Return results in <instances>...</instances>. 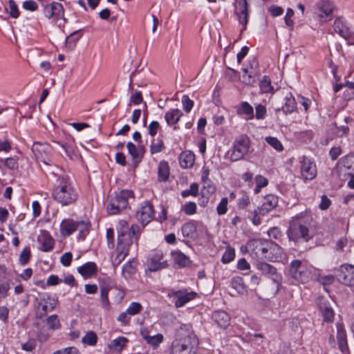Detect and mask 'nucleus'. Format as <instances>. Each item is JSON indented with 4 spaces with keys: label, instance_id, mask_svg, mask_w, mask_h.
Segmentation results:
<instances>
[{
    "label": "nucleus",
    "instance_id": "1",
    "mask_svg": "<svg viewBox=\"0 0 354 354\" xmlns=\"http://www.w3.org/2000/svg\"><path fill=\"white\" fill-rule=\"evenodd\" d=\"M47 176L53 184L51 195L56 203L62 206H69L77 201L78 191L62 169L54 167L49 169Z\"/></svg>",
    "mask_w": 354,
    "mask_h": 354
},
{
    "label": "nucleus",
    "instance_id": "2",
    "mask_svg": "<svg viewBox=\"0 0 354 354\" xmlns=\"http://www.w3.org/2000/svg\"><path fill=\"white\" fill-rule=\"evenodd\" d=\"M314 221L312 215L308 212H301L292 217L287 235L290 241L296 243L308 242L315 234Z\"/></svg>",
    "mask_w": 354,
    "mask_h": 354
},
{
    "label": "nucleus",
    "instance_id": "3",
    "mask_svg": "<svg viewBox=\"0 0 354 354\" xmlns=\"http://www.w3.org/2000/svg\"><path fill=\"white\" fill-rule=\"evenodd\" d=\"M198 338L189 326H181L171 344V354H195Z\"/></svg>",
    "mask_w": 354,
    "mask_h": 354
},
{
    "label": "nucleus",
    "instance_id": "4",
    "mask_svg": "<svg viewBox=\"0 0 354 354\" xmlns=\"http://www.w3.org/2000/svg\"><path fill=\"white\" fill-rule=\"evenodd\" d=\"M250 149V140L248 136H241L237 138L228 152L230 159L233 162L243 159L248 154Z\"/></svg>",
    "mask_w": 354,
    "mask_h": 354
},
{
    "label": "nucleus",
    "instance_id": "5",
    "mask_svg": "<svg viewBox=\"0 0 354 354\" xmlns=\"http://www.w3.org/2000/svg\"><path fill=\"white\" fill-rule=\"evenodd\" d=\"M312 268L300 260H294L290 263L288 270L290 275L301 283L308 281L312 275Z\"/></svg>",
    "mask_w": 354,
    "mask_h": 354
},
{
    "label": "nucleus",
    "instance_id": "6",
    "mask_svg": "<svg viewBox=\"0 0 354 354\" xmlns=\"http://www.w3.org/2000/svg\"><path fill=\"white\" fill-rule=\"evenodd\" d=\"M335 6L333 1L322 0L317 3L314 9V17L320 22H328L333 18Z\"/></svg>",
    "mask_w": 354,
    "mask_h": 354
},
{
    "label": "nucleus",
    "instance_id": "7",
    "mask_svg": "<svg viewBox=\"0 0 354 354\" xmlns=\"http://www.w3.org/2000/svg\"><path fill=\"white\" fill-rule=\"evenodd\" d=\"M44 14L46 18L51 19L52 22L55 24H57L60 20H62L63 22L58 24L59 26H64L65 24L64 9L63 6L58 2L54 1L44 6Z\"/></svg>",
    "mask_w": 354,
    "mask_h": 354
},
{
    "label": "nucleus",
    "instance_id": "8",
    "mask_svg": "<svg viewBox=\"0 0 354 354\" xmlns=\"http://www.w3.org/2000/svg\"><path fill=\"white\" fill-rule=\"evenodd\" d=\"M32 151L38 161L43 162L46 166H50L51 160L50 158L52 148L46 142H34L32 147Z\"/></svg>",
    "mask_w": 354,
    "mask_h": 354
},
{
    "label": "nucleus",
    "instance_id": "9",
    "mask_svg": "<svg viewBox=\"0 0 354 354\" xmlns=\"http://www.w3.org/2000/svg\"><path fill=\"white\" fill-rule=\"evenodd\" d=\"M234 14L239 24L243 25L242 30L246 29L249 19V5L246 0H235L233 3Z\"/></svg>",
    "mask_w": 354,
    "mask_h": 354
},
{
    "label": "nucleus",
    "instance_id": "10",
    "mask_svg": "<svg viewBox=\"0 0 354 354\" xmlns=\"http://www.w3.org/2000/svg\"><path fill=\"white\" fill-rule=\"evenodd\" d=\"M154 208L149 201L142 203L136 212V218L142 226H146L154 217Z\"/></svg>",
    "mask_w": 354,
    "mask_h": 354
},
{
    "label": "nucleus",
    "instance_id": "11",
    "mask_svg": "<svg viewBox=\"0 0 354 354\" xmlns=\"http://www.w3.org/2000/svg\"><path fill=\"white\" fill-rule=\"evenodd\" d=\"M300 173L305 180H313L317 176V167L315 161L306 156H302L299 160Z\"/></svg>",
    "mask_w": 354,
    "mask_h": 354
},
{
    "label": "nucleus",
    "instance_id": "12",
    "mask_svg": "<svg viewBox=\"0 0 354 354\" xmlns=\"http://www.w3.org/2000/svg\"><path fill=\"white\" fill-rule=\"evenodd\" d=\"M256 268L262 275L271 279L277 286L281 284L282 277L277 272V269L274 266L266 262L259 261L256 263Z\"/></svg>",
    "mask_w": 354,
    "mask_h": 354
},
{
    "label": "nucleus",
    "instance_id": "13",
    "mask_svg": "<svg viewBox=\"0 0 354 354\" xmlns=\"http://www.w3.org/2000/svg\"><path fill=\"white\" fill-rule=\"evenodd\" d=\"M169 296L175 298L174 304L176 308H181L193 300L196 296V292L194 291L188 292L186 289H182L171 290L169 293Z\"/></svg>",
    "mask_w": 354,
    "mask_h": 354
},
{
    "label": "nucleus",
    "instance_id": "14",
    "mask_svg": "<svg viewBox=\"0 0 354 354\" xmlns=\"http://www.w3.org/2000/svg\"><path fill=\"white\" fill-rule=\"evenodd\" d=\"M147 265L151 272H156L168 266L167 261L164 259V254L161 251L154 252L148 259Z\"/></svg>",
    "mask_w": 354,
    "mask_h": 354
},
{
    "label": "nucleus",
    "instance_id": "15",
    "mask_svg": "<svg viewBox=\"0 0 354 354\" xmlns=\"http://www.w3.org/2000/svg\"><path fill=\"white\" fill-rule=\"evenodd\" d=\"M57 300L54 297H52L49 294L44 293L40 297V301L38 304L39 308V317L40 318L46 315L48 312L53 310L57 305Z\"/></svg>",
    "mask_w": 354,
    "mask_h": 354
},
{
    "label": "nucleus",
    "instance_id": "16",
    "mask_svg": "<svg viewBox=\"0 0 354 354\" xmlns=\"http://www.w3.org/2000/svg\"><path fill=\"white\" fill-rule=\"evenodd\" d=\"M338 279L346 286H354V266L348 264L342 265Z\"/></svg>",
    "mask_w": 354,
    "mask_h": 354
},
{
    "label": "nucleus",
    "instance_id": "17",
    "mask_svg": "<svg viewBox=\"0 0 354 354\" xmlns=\"http://www.w3.org/2000/svg\"><path fill=\"white\" fill-rule=\"evenodd\" d=\"M333 27L334 30L345 39L354 40V32L350 30V28L342 18H337L334 21Z\"/></svg>",
    "mask_w": 354,
    "mask_h": 354
},
{
    "label": "nucleus",
    "instance_id": "18",
    "mask_svg": "<svg viewBox=\"0 0 354 354\" xmlns=\"http://www.w3.org/2000/svg\"><path fill=\"white\" fill-rule=\"evenodd\" d=\"M129 246L130 242L129 240L127 241H118L116 255L112 259V263L114 266H119L126 258L129 254Z\"/></svg>",
    "mask_w": 354,
    "mask_h": 354
},
{
    "label": "nucleus",
    "instance_id": "19",
    "mask_svg": "<svg viewBox=\"0 0 354 354\" xmlns=\"http://www.w3.org/2000/svg\"><path fill=\"white\" fill-rule=\"evenodd\" d=\"M257 65L256 60L253 59L250 66L241 69L243 73V82L245 84L253 85L256 82V77L258 75L255 68Z\"/></svg>",
    "mask_w": 354,
    "mask_h": 354
},
{
    "label": "nucleus",
    "instance_id": "20",
    "mask_svg": "<svg viewBox=\"0 0 354 354\" xmlns=\"http://www.w3.org/2000/svg\"><path fill=\"white\" fill-rule=\"evenodd\" d=\"M277 204L278 198L275 195L268 194L263 198L261 205L258 207V212L265 215L274 209Z\"/></svg>",
    "mask_w": 354,
    "mask_h": 354
},
{
    "label": "nucleus",
    "instance_id": "21",
    "mask_svg": "<svg viewBox=\"0 0 354 354\" xmlns=\"http://www.w3.org/2000/svg\"><path fill=\"white\" fill-rule=\"evenodd\" d=\"M268 254L266 256V259L270 261H281L285 259V254L283 249L277 244L270 243Z\"/></svg>",
    "mask_w": 354,
    "mask_h": 354
},
{
    "label": "nucleus",
    "instance_id": "22",
    "mask_svg": "<svg viewBox=\"0 0 354 354\" xmlns=\"http://www.w3.org/2000/svg\"><path fill=\"white\" fill-rule=\"evenodd\" d=\"M183 115V113L180 109H171L165 113V120L168 126L174 127V129H176V125Z\"/></svg>",
    "mask_w": 354,
    "mask_h": 354
},
{
    "label": "nucleus",
    "instance_id": "23",
    "mask_svg": "<svg viewBox=\"0 0 354 354\" xmlns=\"http://www.w3.org/2000/svg\"><path fill=\"white\" fill-rule=\"evenodd\" d=\"M115 196L120 205V207L126 209L129 207V201L134 198V194L131 190L122 189L115 193Z\"/></svg>",
    "mask_w": 354,
    "mask_h": 354
},
{
    "label": "nucleus",
    "instance_id": "24",
    "mask_svg": "<svg viewBox=\"0 0 354 354\" xmlns=\"http://www.w3.org/2000/svg\"><path fill=\"white\" fill-rule=\"evenodd\" d=\"M178 160L182 168H191L195 162V154L191 151H185L180 153Z\"/></svg>",
    "mask_w": 354,
    "mask_h": 354
},
{
    "label": "nucleus",
    "instance_id": "25",
    "mask_svg": "<svg viewBox=\"0 0 354 354\" xmlns=\"http://www.w3.org/2000/svg\"><path fill=\"white\" fill-rule=\"evenodd\" d=\"M213 321L221 328H225L230 324V316L223 310H216L212 313Z\"/></svg>",
    "mask_w": 354,
    "mask_h": 354
},
{
    "label": "nucleus",
    "instance_id": "26",
    "mask_svg": "<svg viewBox=\"0 0 354 354\" xmlns=\"http://www.w3.org/2000/svg\"><path fill=\"white\" fill-rule=\"evenodd\" d=\"M77 272L84 278L87 279L95 274L97 272V266L94 262H87L77 268Z\"/></svg>",
    "mask_w": 354,
    "mask_h": 354
},
{
    "label": "nucleus",
    "instance_id": "27",
    "mask_svg": "<svg viewBox=\"0 0 354 354\" xmlns=\"http://www.w3.org/2000/svg\"><path fill=\"white\" fill-rule=\"evenodd\" d=\"M77 221L71 218L64 219L60 223V232L64 236H68L76 231Z\"/></svg>",
    "mask_w": 354,
    "mask_h": 354
},
{
    "label": "nucleus",
    "instance_id": "28",
    "mask_svg": "<svg viewBox=\"0 0 354 354\" xmlns=\"http://www.w3.org/2000/svg\"><path fill=\"white\" fill-rule=\"evenodd\" d=\"M237 113L246 120L254 118V109L248 102H242L237 109Z\"/></svg>",
    "mask_w": 354,
    "mask_h": 354
},
{
    "label": "nucleus",
    "instance_id": "29",
    "mask_svg": "<svg viewBox=\"0 0 354 354\" xmlns=\"http://www.w3.org/2000/svg\"><path fill=\"white\" fill-rule=\"evenodd\" d=\"M297 103L291 93L286 94L284 98V104L282 106L283 111L286 113H291L296 110Z\"/></svg>",
    "mask_w": 354,
    "mask_h": 354
},
{
    "label": "nucleus",
    "instance_id": "30",
    "mask_svg": "<svg viewBox=\"0 0 354 354\" xmlns=\"http://www.w3.org/2000/svg\"><path fill=\"white\" fill-rule=\"evenodd\" d=\"M270 241L263 242L261 239H255L251 241L248 243V247L251 246H259V250H261L259 257L261 258L266 259V256L268 254V251L270 248Z\"/></svg>",
    "mask_w": 354,
    "mask_h": 354
},
{
    "label": "nucleus",
    "instance_id": "31",
    "mask_svg": "<svg viewBox=\"0 0 354 354\" xmlns=\"http://www.w3.org/2000/svg\"><path fill=\"white\" fill-rule=\"evenodd\" d=\"M39 241L41 243V250L43 252H50L54 248L55 241L48 233L44 234L41 237H39Z\"/></svg>",
    "mask_w": 354,
    "mask_h": 354
},
{
    "label": "nucleus",
    "instance_id": "32",
    "mask_svg": "<svg viewBox=\"0 0 354 354\" xmlns=\"http://www.w3.org/2000/svg\"><path fill=\"white\" fill-rule=\"evenodd\" d=\"M198 222L192 221L185 223L182 227V233L185 237L193 238L196 233V227Z\"/></svg>",
    "mask_w": 354,
    "mask_h": 354
},
{
    "label": "nucleus",
    "instance_id": "33",
    "mask_svg": "<svg viewBox=\"0 0 354 354\" xmlns=\"http://www.w3.org/2000/svg\"><path fill=\"white\" fill-rule=\"evenodd\" d=\"M320 311L326 322H333L334 318V311L332 307L326 301H324L319 306Z\"/></svg>",
    "mask_w": 354,
    "mask_h": 354
},
{
    "label": "nucleus",
    "instance_id": "34",
    "mask_svg": "<svg viewBox=\"0 0 354 354\" xmlns=\"http://www.w3.org/2000/svg\"><path fill=\"white\" fill-rule=\"evenodd\" d=\"M106 210L109 214L115 215L120 214L124 209L122 207H120V205L115 196H112L110 197L109 201L107 204Z\"/></svg>",
    "mask_w": 354,
    "mask_h": 354
},
{
    "label": "nucleus",
    "instance_id": "35",
    "mask_svg": "<svg viewBox=\"0 0 354 354\" xmlns=\"http://www.w3.org/2000/svg\"><path fill=\"white\" fill-rule=\"evenodd\" d=\"M110 290L111 287L109 286H100L101 305L102 308L105 310H109L111 307V304L109 299V292Z\"/></svg>",
    "mask_w": 354,
    "mask_h": 354
},
{
    "label": "nucleus",
    "instance_id": "36",
    "mask_svg": "<svg viewBox=\"0 0 354 354\" xmlns=\"http://www.w3.org/2000/svg\"><path fill=\"white\" fill-rule=\"evenodd\" d=\"M118 241H127L126 237L128 235L129 224L127 221L121 220L119 221L118 227Z\"/></svg>",
    "mask_w": 354,
    "mask_h": 354
},
{
    "label": "nucleus",
    "instance_id": "37",
    "mask_svg": "<svg viewBox=\"0 0 354 354\" xmlns=\"http://www.w3.org/2000/svg\"><path fill=\"white\" fill-rule=\"evenodd\" d=\"M90 222L88 220L77 221L76 230L79 232V238L84 240L89 232Z\"/></svg>",
    "mask_w": 354,
    "mask_h": 354
},
{
    "label": "nucleus",
    "instance_id": "38",
    "mask_svg": "<svg viewBox=\"0 0 354 354\" xmlns=\"http://www.w3.org/2000/svg\"><path fill=\"white\" fill-rule=\"evenodd\" d=\"M259 85L260 91L262 93L273 94L274 93V89L272 85L271 80L267 75H264L262 77V79L259 81Z\"/></svg>",
    "mask_w": 354,
    "mask_h": 354
},
{
    "label": "nucleus",
    "instance_id": "39",
    "mask_svg": "<svg viewBox=\"0 0 354 354\" xmlns=\"http://www.w3.org/2000/svg\"><path fill=\"white\" fill-rule=\"evenodd\" d=\"M3 12L13 19H17L20 15L19 8L14 0L8 1V6L4 7Z\"/></svg>",
    "mask_w": 354,
    "mask_h": 354
},
{
    "label": "nucleus",
    "instance_id": "40",
    "mask_svg": "<svg viewBox=\"0 0 354 354\" xmlns=\"http://www.w3.org/2000/svg\"><path fill=\"white\" fill-rule=\"evenodd\" d=\"M337 328V339L338 345L341 351H344V350L347 348L346 333L342 326L338 325Z\"/></svg>",
    "mask_w": 354,
    "mask_h": 354
},
{
    "label": "nucleus",
    "instance_id": "41",
    "mask_svg": "<svg viewBox=\"0 0 354 354\" xmlns=\"http://www.w3.org/2000/svg\"><path fill=\"white\" fill-rule=\"evenodd\" d=\"M158 180L162 182L167 180L169 176V167L166 161H161L158 169Z\"/></svg>",
    "mask_w": 354,
    "mask_h": 354
},
{
    "label": "nucleus",
    "instance_id": "42",
    "mask_svg": "<svg viewBox=\"0 0 354 354\" xmlns=\"http://www.w3.org/2000/svg\"><path fill=\"white\" fill-rule=\"evenodd\" d=\"M174 261L180 267H185L189 265V258L180 251H175L171 253Z\"/></svg>",
    "mask_w": 354,
    "mask_h": 354
},
{
    "label": "nucleus",
    "instance_id": "43",
    "mask_svg": "<svg viewBox=\"0 0 354 354\" xmlns=\"http://www.w3.org/2000/svg\"><path fill=\"white\" fill-rule=\"evenodd\" d=\"M231 285L239 294L243 295L247 291L243 279L240 277H234L232 280Z\"/></svg>",
    "mask_w": 354,
    "mask_h": 354
},
{
    "label": "nucleus",
    "instance_id": "44",
    "mask_svg": "<svg viewBox=\"0 0 354 354\" xmlns=\"http://www.w3.org/2000/svg\"><path fill=\"white\" fill-rule=\"evenodd\" d=\"M134 259L129 260L122 267V275L128 279L131 277L136 272V267L134 266Z\"/></svg>",
    "mask_w": 354,
    "mask_h": 354
},
{
    "label": "nucleus",
    "instance_id": "45",
    "mask_svg": "<svg viewBox=\"0 0 354 354\" xmlns=\"http://www.w3.org/2000/svg\"><path fill=\"white\" fill-rule=\"evenodd\" d=\"M128 342V339L124 337H119L113 339L110 345L109 348L116 351H121L124 347L125 344Z\"/></svg>",
    "mask_w": 354,
    "mask_h": 354
},
{
    "label": "nucleus",
    "instance_id": "46",
    "mask_svg": "<svg viewBox=\"0 0 354 354\" xmlns=\"http://www.w3.org/2000/svg\"><path fill=\"white\" fill-rule=\"evenodd\" d=\"M343 167L354 171V154H348L342 158L339 163Z\"/></svg>",
    "mask_w": 354,
    "mask_h": 354
},
{
    "label": "nucleus",
    "instance_id": "47",
    "mask_svg": "<svg viewBox=\"0 0 354 354\" xmlns=\"http://www.w3.org/2000/svg\"><path fill=\"white\" fill-rule=\"evenodd\" d=\"M165 148L164 142L162 140L158 138L155 140L154 138L151 140L150 145V153L151 154L158 153L161 152Z\"/></svg>",
    "mask_w": 354,
    "mask_h": 354
},
{
    "label": "nucleus",
    "instance_id": "48",
    "mask_svg": "<svg viewBox=\"0 0 354 354\" xmlns=\"http://www.w3.org/2000/svg\"><path fill=\"white\" fill-rule=\"evenodd\" d=\"M256 187L254 189V193L255 194H259L261 192V188L266 187L268 184V180L266 178L261 175H257L255 178Z\"/></svg>",
    "mask_w": 354,
    "mask_h": 354
},
{
    "label": "nucleus",
    "instance_id": "49",
    "mask_svg": "<svg viewBox=\"0 0 354 354\" xmlns=\"http://www.w3.org/2000/svg\"><path fill=\"white\" fill-rule=\"evenodd\" d=\"M127 147L129 151V153L132 157L133 160L136 161H140L141 160V155L137 148V147L132 143L131 142H129L127 145Z\"/></svg>",
    "mask_w": 354,
    "mask_h": 354
},
{
    "label": "nucleus",
    "instance_id": "50",
    "mask_svg": "<svg viewBox=\"0 0 354 354\" xmlns=\"http://www.w3.org/2000/svg\"><path fill=\"white\" fill-rule=\"evenodd\" d=\"M82 34L81 32V30L74 31L73 33H71L66 37V44L70 46L71 47L75 46L76 42L82 37Z\"/></svg>",
    "mask_w": 354,
    "mask_h": 354
},
{
    "label": "nucleus",
    "instance_id": "51",
    "mask_svg": "<svg viewBox=\"0 0 354 354\" xmlns=\"http://www.w3.org/2000/svg\"><path fill=\"white\" fill-rule=\"evenodd\" d=\"M235 257V250L234 248L227 246L222 256L221 261L223 263H229L232 261Z\"/></svg>",
    "mask_w": 354,
    "mask_h": 354
},
{
    "label": "nucleus",
    "instance_id": "52",
    "mask_svg": "<svg viewBox=\"0 0 354 354\" xmlns=\"http://www.w3.org/2000/svg\"><path fill=\"white\" fill-rule=\"evenodd\" d=\"M197 205L194 202H189L182 205L181 211L186 215L191 216L196 213Z\"/></svg>",
    "mask_w": 354,
    "mask_h": 354
},
{
    "label": "nucleus",
    "instance_id": "53",
    "mask_svg": "<svg viewBox=\"0 0 354 354\" xmlns=\"http://www.w3.org/2000/svg\"><path fill=\"white\" fill-rule=\"evenodd\" d=\"M46 324L49 328L52 330L58 329L61 324L58 316L57 315H52L46 319Z\"/></svg>",
    "mask_w": 354,
    "mask_h": 354
},
{
    "label": "nucleus",
    "instance_id": "54",
    "mask_svg": "<svg viewBox=\"0 0 354 354\" xmlns=\"http://www.w3.org/2000/svg\"><path fill=\"white\" fill-rule=\"evenodd\" d=\"M97 337L95 333L93 331L88 332L83 337L82 342L90 346H94L96 344Z\"/></svg>",
    "mask_w": 354,
    "mask_h": 354
},
{
    "label": "nucleus",
    "instance_id": "55",
    "mask_svg": "<svg viewBox=\"0 0 354 354\" xmlns=\"http://www.w3.org/2000/svg\"><path fill=\"white\" fill-rule=\"evenodd\" d=\"M142 308L143 307L141 304L133 301L129 305L126 310L131 316H134L139 314L142 311Z\"/></svg>",
    "mask_w": 354,
    "mask_h": 354
},
{
    "label": "nucleus",
    "instance_id": "56",
    "mask_svg": "<svg viewBox=\"0 0 354 354\" xmlns=\"http://www.w3.org/2000/svg\"><path fill=\"white\" fill-rule=\"evenodd\" d=\"M268 145L272 146L277 151H281L283 149L281 142L275 137L268 136L265 138Z\"/></svg>",
    "mask_w": 354,
    "mask_h": 354
},
{
    "label": "nucleus",
    "instance_id": "57",
    "mask_svg": "<svg viewBox=\"0 0 354 354\" xmlns=\"http://www.w3.org/2000/svg\"><path fill=\"white\" fill-rule=\"evenodd\" d=\"M0 162L4 164V165L9 169H17L18 168V161L16 158L10 157L6 159L0 158Z\"/></svg>",
    "mask_w": 354,
    "mask_h": 354
},
{
    "label": "nucleus",
    "instance_id": "58",
    "mask_svg": "<svg viewBox=\"0 0 354 354\" xmlns=\"http://www.w3.org/2000/svg\"><path fill=\"white\" fill-rule=\"evenodd\" d=\"M267 113L266 108L264 105L258 104L255 106L254 118L257 120H263Z\"/></svg>",
    "mask_w": 354,
    "mask_h": 354
},
{
    "label": "nucleus",
    "instance_id": "59",
    "mask_svg": "<svg viewBox=\"0 0 354 354\" xmlns=\"http://www.w3.org/2000/svg\"><path fill=\"white\" fill-rule=\"evenodd\" d=\"M163 341V336L162 334H157L155 335L150 336L146 341L147 344H150L153 347H157Z\"/></svg>",
    "mask_w": 354,
    "mask_h": 354
},
{
    "label": "nucleus",
    "instance_id": "60",
    "mask_svg": "<svg viewBox=\"0 0 354 354\" xmlns=\"http://www.w3.org/2000/svg\"><path fill=\"white\" fill-rule=\"evenodd\" d=\"M228 199L226 197L221 198L216 207V212L218 215H223L227 211Z\"/></svg>",
    "mask_w": 354,
    "mask_h": 354
},
{
    "label": "nucleus",
    "instance_id": "61",
    "mask_svg": "<svg viewBox=\"0 0 354 354\" xmlns=\"http://www.w3.org/2000/svg\"><path fill=\"white\" fill-rule=\"evenodd\" d=\"M131 317V316L126 310L119 314L117 320L120 323L122 326H126L129 325Z\"/></svg>",
    "mask_w": 354,
    "mask_h": 354
},
{
    "label": "nucleus",
    "instance_id": "62",
    "mask_svg": "<svg viewBox=\"0 0 354 354\" xmlns=\"http://www.w3.org/2000/svg\"><path fill=\"white\" fill-rule=\"evenodd\" d=\"M30 250L28 247H26L21 252L19 256V263L24 266L30 260Z\"/></svg>",
    "mask_w": 354,
    "mask_h": 354
},
{
    "label": "nucleus",
    "instance_id": "63",
    "mask_svg": "<svg viewBox=\"0 0 354 354\" xmlns=\"http://www.w3.org/2000/svg\"><path fill=\"white\" fill-rule=\"evenodd\" d=\"M182 104L183 110L186 113H189L194 106V102L186 95H184L182 97Z\"/></svg>",
    "mask_w": 354,
    "mask_h": 354
},
{
    "label": "nucleus",
    "instance_id": "64",
    "mask_svg": "<svg viewBox=\"0 0 354 354\" xmlns=\"http://www.w3.org/2000/svg\"><path fill=\"white\" fill-rule=\"evenodd\" d=\"M224 75L229 81L234 82L237 80L239 73L232 68L227 67Z\"/></svg>",
    "mask_w": 354,
    "mask_h": 354
}]
</instances>
